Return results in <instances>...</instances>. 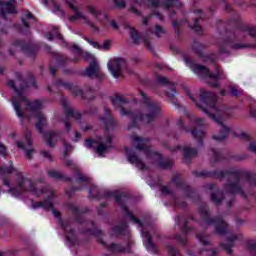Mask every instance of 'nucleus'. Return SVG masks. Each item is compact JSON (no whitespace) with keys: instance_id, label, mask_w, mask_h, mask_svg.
<instances>
[{"instance_id":"f257e3e1","label":"nucleus","mask_w":256,"mask_h":256,"mask_svg":"<svg viewBox=\"0 0 256 256\" xmlns=\"http://www.w3.org/2000/svg\"><path fill=\"white\" fill-rule=\"evenodd\" d=\"M0 155L2 157L7 156V148L0 143ZM0 176L2 179V185L6 187V192L12 197H23L24 193H31L36 197H46L44 201L34 202L32 204L33 209H45L46 211L52 210V213L56 219H58L59 225L64 229L66 239L68 243L75 245L77 243V235H75V230L73 226L79 224L82 227L80 233H87L88 235H94L99 237L103 232L97 229L93 221H83V210L79 209L75 204L68 203L67 209L71 211L72 215L76 218L73 222L71 219L63 220L61 219V212L53 209L55 205V190L50 187L38 189L35 182L27 176L23 171H20L13 167V162H10V166L1 167L0 166Z\"/></svg>"},{"instance_id":"f03ea898","label":"nucleus","mask_w":256,"mask_h":256,"mask_svg":"<svg viewBox=\"0 0 256 256\" xmlns=\"http://www.w3.org/2000/svg\"><path fill=\"white\" fill-rule=\"evenodd\" d=\"M16 80H9L8 86L14 91V96H12L11 102L16 112L17 117L20 119H28L31 121V116L27 115V111L37 119L36 129L39 133H43V128L47 125V118L45 114L41 112L43 109V100L29 101L27 99V85H31L34 89H37V83L33 76L27 81L23 78L21 73L16 74Z\"/></svg>"},{"instance_id":"7ed1b4c3","label":"nucleus","mask_w":256,"mask_h":256,"mask_svg":"<svg viewBox=\"0 0 256 256\" xmlns=\"http://www.w3.org/2000/svg\"><path fill=\"white\" fill-rule=\"evenodd\" d=\"M183 91L191 99L196 106L201 109L206 115L215 121L219 127V133L212 135L214 141H225L231 133V127L227 126L224 122L225 119H229L233 111L231 108H227L224 104L217 102V96L215 93L201 90L200 101L202 104L197 103L195 96L191 93V90L187 86H183Z\"/></svg>"},{"instance_id":"20e7f679","label":"nucleus","mask_w":256,"mask_h":256,"mask_svg":"<svg viewBox=\"0 0 256 256\" xmlns=\"http://www.w3.org/2000/svg\"><path fill=\"white\" fill-rule=\"evenodd\" d=\"M139 95L142 97L141 111L130 112L124 108L120 110L121 115H130L131 117V123L128 126L129 130L139 127L141 123L149 125L161 117V104L151 99L141 90L139 91Z\"/></svg>"},{"instance_id":"39448f33","label":"nucleus","mask_w":256,"mask_h":256,"mask_svg":"<svg viewBox=\"0 0 256 256\" xmlns=\"http://www.w3.org/2000/svg\"><path fill=\"white\" fill-rule=\"evenodd\" d=\"M245 35L256 37V26L240 25L233 34L220 43V53L227 54L230 49L255 48L256 44L245 45L241 43L245 39Z\"/></svg>"},{"instance_id":"423d86ee","label":"nucleus","mask_w":256,"mask_h":256,"mask_svg":"<svg viewBox=\"0 0 256 256\" xmlns=\"http://www.w3.org/2000/svg\"><path fill=\"white\" fill-rule=\"evenodd\" d=\"M90 197H93L94 199H102V197H105L106 199H109L111 197L115 198L116 203L121 207V209L124 211L126 217L134 223V225H138V227H143V222L139 218H136L133 212L129 211V208H127V201L129 200V197L125 192H101L97 186L91 184L90 190H89Z\"/></svg>"},{"instance_id":"0eeeda50","label":"nucleus","mask_w":256,"mask_h":256,"mask_svg":"<svg viewBox=\"0 0 256 256\" xmlns=\"http://www.w3.org/2000/svg\"><path fill=\"white\" fill-rule=\"evenodd\" d=\"M132 143L138 151H142L148 161L154 165H158L162 169H171L173 167V161L168 158H163L159 152L153 151L149 144V138H141L137 135L131 136Z\"/></svg>"},{"instance_id":"6e6552de","label":"nucleus","mask_w":256,"mask_h":256,"mask_svg":"<svg viewBox=\"0 0 256 256\" xmlns=\"http://www.w3.org/2000/svg\"><path fill=\"white\" fill-rule=\"evenodd\" d=\"M184 61L187 67L192 69L193 73H195L200 79H204L210 87H219V81H225L227 79V74L219 68V66H215V74L208 70L207 67L196 64L191 60V58H184Z\"/></svg>"},{"instance_id":"1a4fd4ad","label":"nucleus","mask_w":256,"mask_h":256,"mask_svg":"<svg viewBox=\"0 0 256 256\" xmlns=\"http://www.w3.org/2000/svg\"><path fill=\"white\" fill-rule=\"evenodd\" d=\"M199 214L202 217L204 225H213L215 227V233L217 235H225L229 231V224L225 222L221 217L210 218L209 210H207V204H202L199 207Z\"/></svg>"},{"instance_id":"9d476101","label":"nucleus","mask_w":256,"mask_h":256,"mask_svg":"<svg viewBox=\"0 0 256 256\" xmlns=\"http://www.w3.org/2000/svg\"><path fill=\"white\" fill-rule=\"evenodd\" d=\"M53 87H64V89H69L72 95L81 97V99H87L88 101H93V99H95V90L91 88V86H86L83 91L79 86H73V84L69 82L58 79L54 82Z\"/></svg>"},{"instance_id":"9b49d317","label":"nucleus","mask_w":256,"mask_h":256,"mask_svg":"<svg viewBox=\"0 0 256 256\" xmlns=\"http://www.w3.org/2000/svg\"><path fill=\"white\" fill-rule=\"evenodd\" d=\"M66 167H72L76 176L77 183L81 184L80 187H73L71 190H66L67 195L71 197V191H83V183L86 185H91V178L89 176L84 175L81 173L79 168L75 165L73 160H66L65 162Z\"/></svg>"},{"instance_id":"f8f14e48","label":"nucleus","mask_w":256,"mask_h":256,"mask_svg":"<svg viewBox=\"0 0 256 256\" xmlns=\"http://www.w3.org/2000/svg\"><path fill=\"white\" fill-rule=\"evenodd\" d=\"M107 67L113 77L116 79L119 77H123V72L131 73L129 68H127V61L124 58H116L114 60H110L107 64Z\"/></svg>"},{"instance_id":"ddd939ff","label":"nucleus","mask_w":256,"mask_h":256,"mask_svg":"<svg viewBox=\"0 0 256 256\" xmlns=\"http://www.w3.org/2000/svg\"><path fill=\"white\" fill-rule=\"evenodd\" d=\"M60 103L64 109V112L66 113V119L64 121V129L65 131L69 132L71 131V122L69 119L71 117L75 119L76 121H79L81 119V113L77 112L75 109L71 108L69 106V102L67 101V98L62 97L60 100Z\"/></svg>"},{"instance_id":"4468645a","label":"nucleus","mask_w":256,"mask_h":256,"mask_svg":"<svg viewBox=\"0 0 256 256\" xmlns=\"http://www.w3.org/2000/svg\"><path fill=\"white\" fill-rule=\"evenodd\" d=\"M67 1V5L70 7V9H72V11H74V15L69 17V21H71L72 23L77 21L78 19H83L84 23L86 25H89V27H91V29H93V31H99V28H97V26H95V23L91 22V20H89L87 18V16H85L83 14V12L79 11V8L77 7V0H66Z\"/></svg>"},{"instance_id":"2eb2a0df","label":"nucleus","mask_w":256,"mask_h":256,"mask_svg":"<svg viewBox=\"0 0 256 256\" xmlns=\"http://www.w3.org/2000/svg\"><path fill=\"white\" fill-rule=\"evenodd\" d=\"M96 142L98 143V146L96 147V153L100 157H103V155H105V153H107V151L113 147V136L106 131L104 136L97 138Z\"/></svg>"},{"instance_id":"dca6fc26","label":"nucleus","mask_w":256,"mask_h":256,"mask_svg":"<svg viewBox=\"0 0 256 256\" xmlns=\"http://www.w3.org/2000/svg\"><path fill=\"white\" fill-rule=\"evenodd\" d=\"M33 145V140L31 139V132H26L25 134V142L23 141H17L16 142V147L18 149H21L25 153L26 159L31 161L33 159V155L35 154V148L32 147Z\"/></svg>"},{"instance_id":"f3484780","label":"nucleus","mask_w":256,"mask_h":256,"mask_svg":"<svg viewBox=\"0 0 256 256\" xmlns=\"http://www.w3.org/2000/svg\"><path fill=\"white\" fill-rule=\"evenodd\" d=\"M172 183H175L176 188L183 192V197L185 199H191L193 201V199L197 197V193L191 189V186H188L187 183L183 182L180 175H174L172 177Z\"/></svg>"},{"instance_id":"a211bd4d","label":"nucleus","mask_w":256,"mask_h":256,"mask_svg":"<svg viewBox=\"0 0 256 256\" xmlns=\"http://www.w3.org/2000/svg\"><path fill=\"white\" fill-rule=\"evenodd\" d=\"M17 2L15 0H0V17L1 19H7V15L17 14L15 5Z\"/></svg>"},{"instance_id":"6ab92c4d","label":"nucleus","mask_w":256,"mask_h":256,"mask_svg":"<svg viewBox=\"0 0 256 256\" xmlns=\"http://www.w3.org/2000/svg\"><path fill=\"white\" fill-rule=\"evenodd\" d=\"M85 75L89 79H99L100 81L105 79V74L101 72V67L97 61L90 63L89 67L86 68Z\"/></svg>"},{"instance_id":"aec40b11","label":"nucleus","mask_w":256,"mask_h":256,"mask_svg":"<svg viewBox=\"0 0 256 256\" xmlns=\"http://www.w3.org/2000/svg\"><path fill=\"white\" fill-rule=\"evenodd\" d=\"M156 81L160 85H166V97H168L169 99H175V95H177V91H175V84L169 82V80L163 76H156Z\"/></svg>"},{"instance_id":"412c9836","label":"nucleus","mask_w":256,"mask_h":256,"mask_svg":"<svg viewBox=\"0 0 256 256\" xmlns=\"http://www.w3.org/2000/svg\"><path fill=\"white\" fill-rule=\"evenodd\" d=\"M126 154L128 162L131 163V165H135L138 169H141L142 171L147 170V165L143 163V160L135 153L133 150H129V148H126Z\"/></svg>"},{"instance_id":"4be33fe9","label":"nucleus","mask_w":256,"mask_h":256,"mask_svg":"<svg viewBox=\"0 0 256 256\" xmlns=\"http://www.w3.org/2000/svg\"><path fill=\"white\" fill-rule=\"evenodd\" d=\"M152 7H163L164 9H171V7H181L179 0H148Z\"/></svg>"},{"instance_id":"5701e85b","label":"nucleus","mask_w":256,"mask_h":256,"mask_svg":"<svg viewBox=\"0 0 256 256\" xmlns=\"http://www.w3.org/2000/svg\"><path fill=\"white\" fill-rule=\"evenodd\" d=\"M101 245H104V247H106V249H108V251H110V253H130L131 251V246L130 244H127V246H122L120 244H107L105 243L102 239L99 240Z\"/></svg>"},{"instance_id":"b1692460","label":"nucleus","mask_w":256,"mask_h":256,"mask_svg":"<svg viewBox=\"0 0 256 256\" xmlns=\"http://www.w3.org/2000/svg\"><path fill=\"white\" fill-rule=\"evenodd\" d=\"M88 13L92 15V17H95L97 21H100V23H107L109 22V15L107 13L101 11V9L95 8L94 6L88 5L86 7Z\"/></svg>"},{"instance_id":"393cba45","label":"nucleus","mask_w":256,"mask_h":256,"mask_svg":"<svg viewBox=\"0 0 256 256\" xmlns=\"http://www.w3.org/2000/svg\"><path fill=\"white\" fill-rule=\"evenodd\" d=\"M243 239V234H230L225 244H221V247L226 250L228 255H231L233 253V250L231 248L235 247V241H241Z\"/></svg>"},{"instance_id":"a878e982","label":"nucleus","mask_w":256,"mask_h":256,"mask_svg":"<svg viewBox=\"0 0 256 256\" xmlns=\"http://www.w3.org/2000/svg\"><path fill=\"white\" fill-rule=\"evenodd\" d=\"M142 237L144 238V245L150 253H157V246L153 243V236L151 235V232L145 230V228H142Z\"/></svg>"},{"instance_id":"bb28decb","label":"nucleus","mask_w":256,"mask_h":256,"mask_svg":"<svg viewBox=\"0 0 256 256\" xmlns=\"http://www.w3.org/2000/svg\"><path fill=\"white\" fill-rule=\"evenodd\" d=\"M171 151H183L184 159L186 162L191 161L193 157H197V149L192 148L190 146H177L174 148H171Z\"/></svg>"},{"instance_id":"cd10ccee","label":"nucleus","mask_w":256,"mask_h":256,"mask_svg":"<svg viewBox=\"0 0 256 256\" xmlns=\"http://www.w3.org/2000/svg\"><path fill=\"white\" fill-rule=\"evenodd\" d=\"M46 143L48 147H55V143L57 141H61L63 139V133L55 132V131H48L44 134Z\"/></svg>"},{"instance_id":"c85d7f7f","label":"nucleus","mask_w":256,"mask_h":256,"mask_svg":"<svg viewBox=\"0 0 256 256\" xmlns=\"http://www.w3.org/2000/svg\"><path fill=\"white\" fill-rule=\"evenodd\" d=\"M161 193L162 195H171L172 203L176 207H182V209H184V207H187V203L181 200V198H177V196L171 191V188H169V186H163L161 188Z\"/></svg>"},{"instance_id":"c756f323","label":"nucleus","mask_w":256,"mask_h":256,"mask_svg":"<svg viewBox=\"0 0 256 256\" xmlns=\"http://www.w3.org/2000/svg\"><path fill=\"white\" fill-rule=\"evenodd\" d=\"M189 220H193V216H189L188 218L185 216H177L175 218L176 221V225H179L182 233H189V231H191V228H189V226H187V224L189 223Z\"/></svg>"},{"instance_id":"7c9ffc66","label":"nucleus","mask_w":256,"mask_h":256,"mask_svg":"<svg viewBox=\"0 0 256 256\" xmlns=\"http://www.w3.org/2000/svg\"><path fill=\"white\" fill-rule=\"evenodd\" d=\"M71 50L76 55L83 57V59H85V61H91V63H93V61H96L95 56H93V54H91L89 52H84L79 46H77V44H73L71 46Z\"/></svg>"},{"instance_id":"2f4dec72","label":"nucleus","mask_w":256,"mask_h":256,"mask_svg":"<svg viewBox=\"0 0 256 256\" xmlns=\"http://www.w3.org/2000/svg\"><path fill=\"white\" fill-rule=\"evenodd\" d=\"M102 123L105 125L106 129H111L115 127L117 121L113 116H111V110L106 109L104 117L101 118Z\"/></svg>"},{"instance_id":"473e14b6","label":"nucleus","mask_w":256,"mask_h":256,"mask_svg":"<svg viewBox=\"0 0 256 256\" xmlns=\"http://www.w3.org/2000/svg\"><path fill=\"white\" fill-rule=\"evenodd\" d=\"M14 46L15 47H21L23 51H25L26 55L28 57H35L37 55V49L33 48V46H27L23 43L21 40H16L14 41Z\"/></svg>"},{"instance_id":"72a5a7b5","label":"nucleus","mask_w":256,"mask_h":256,"mask_svg":"<svg viewBox=\"0 0 256 256\" xmlns=\"http://www.w3.org/2000/svg\"><path fill=\"white\" fill-rule=\"evenodd\" d=\"M201 13H202L201 10L194 11V15H196V17L193 20V25H191V29H193V31H195L198 34H201L203 32V27L199 25V21L203 19V17L201 16Z\"/></svg>"},{"instance_id":"f704fd0d","label":"nucleus","mask_w":256,"mask_h":256,"mask_svg":"<svg viewBox=\"0 0 256 256\" xmlns=\"http://www.w3.org/2000/svg\"><path fill=\"white\" fill-rule=\"evenodd\" d=\"M111 102L116 108H121L123 105H126V103H129V99H126L123 95H116L111 98Z\"/></svg>"},{"instance_id":"c9c22d12","label":"nucleus","mask_w":256,"mask_h":256,"mask_svg":"<svg viewBox=\"0 0 256 256\" xmlns=\"http://www.w3.org/2000/svg\"><path fill=\"white\" fill-rule=\"evenodd\" d=\"M48 177L51 179H56L57 181H71V178L63 175V173L59 172L58 170H48Z\"/></svg>"},{"instance_id":"e433bc0d","label":"nucleus","mask_w":256,"mask_h":256,"mask_svg":"<svg viewBox=\"0 0 256 256\" xmlns=\"http://www.w3.org/2000/svg\"><path fill=\"white\" fill-rule=\"evenodd\" d=\"M211 159L212 166L215 167V163H219L223 156H221V151L219 149L212 148L209 153Z\"/></svg>"},{"instance_id":"4c0bfd02","label":"nucleus","mask_w":256,"mask_h":256,"mask_svg":"<svg viewBox=\"0 0 256 256\" xmlns=\"http://www.w3.org/2000/svg\"><path fill=\"white\" fill-rule=\"evenodd\" d=\"M27 20L32 22L35 21V17L31 12H26L24 18H22V25L25 29L21 30L22 33H27V31H29V22H27Z\"/></svg>"},{"instance_id":"58836bf2","label":"nucleus","mask_w":256,"mask_h":256,"mask_svg":"<svg viewBox=\"0 0 256 256\" xmlns=\"http://www.w3.org/2000/svg\"><path fill=\"white\" fill-rule=\"evenodd\" d=\"M191 135L196 139L198 145H203V139H205V132L203 130L194 128L191 130Z\"/></svg>"},{"instance_id":"ea45409f","label":"nucleus","mask_w":256,"mask_h":256,"mask_svg":"<svg viewBox=\"0 0 256 256\" xmlns=\"http://www.w3.org/2000/svg\"><path fill=\"white\" fill-rule=\"evenodd\" d=\"M126 29H130V36H131V39L133 40V43L135 45H139V43L141 41L139 32H137V30H135V28L131 27L129 24H126Z\"/></svg>"},{"instance_id":"a19ab883","label":"nucleus","mask_w":256,"mask_h":256,"mask_svg":"<svg viewBox=\"0 0 256 256\" xmlns=\"http://www.w3.org/2000/svg\"><path fill=\"white\" fill-rule=\"evenodd\" d=\"M198 241L204 245V247H211V238H209V235H206L205 233H198L197 234Z\"/></svg>"},{"instance_id":"79ce46f5","label":"nucleus","mask_w":256,"mask_h":256,"mask_svg":"<svg viewBox=\"0 0 256 256\" xmlns=\"http://www.w3.org/2000/svg\"><path fill=\"white\" fill-rule=\"evenodd\" d=\"M127 231V223L123 222L121 225L112 228V235H124Z\"/></svg>"},{"instance_id":"37998d69","label":"nucleus","mask_w":256,"mask_h":256,"mask_svg":"<svg viewBox=\"0 0 256 256\" xmlns=\"http://www.w3.org/2000/svg\"><path fill=\"white\" fill-rule=\"evenodd\" d=\"M153 15L155 17H157V19H159V21H163V14L154 10L150 15L142 18L143 25H148V23H149V21H151V17H153Z\"/></svg>"},{"instance_id":"c03bdc74","label":"nucleus","mask_w":256,"mask_h":256,"mask_svg":"<svg viewBox=\"0 0 256 256\" xmlns=\"http://www.w3.org/2000/svg\"><path fill=\"white\" fill-rule=\"evenodd\" d=\"M45 37L48 41H53V39H63L61 34H59V30L55 27H53L52 32H48Z\"/></svg>"},{"instance_id":"a18cd8bd","label":"nucleus","mask_w":256,"mask_h":256,"mask_svg":"<svg viewBox=\"0 0 256 256\" xmlns=\"http://www.w3.org/2000/svg\"><path fill=\"white\" fill-rule=\"evenodd\" d=\"M199 255H202V256H218L219 251L217 249L204 248L199 252Z\"/></svg>"},{"instance_id":"49530a36","label":"nucleus","mask_w":256,"mask_h":256,"mask_svg":"<svg viewBox=\"0 0 256 256\" xmlns=\"http://www.w3.org/2000/svg\"><path fill=\"white\" fill-rule=\"evenodd\" d=\"M211 199H212L213 203H215L216 205H219V204H221V201H223V199H225V197L222 192H215V193H212Z\"/></svg>"},{"instance_id":"de8ad7c7","label":"nucleus","mask_w":256,"mask_h":256,"mask_svg":"<svg viewBox=\"0 0 256 256\" xmlns=\"http://www.w3.org/2000/svg\"><path fill=\"white\" fill-rule=\"evenodd\" d=\"M192 49L197 53V55H202V51L205 49V45L199 43L198 41H194L192 43Z\"/></svg>"},{"instance_id":"09e8293b","label":"nucleus","mask_w":256,"mask_h":256,"mask_svg":"<svg viewBox=\"0 0 256 256\" xmlns=\"http://www.w3.org/2000/svg\"><path fill=\"white\" fill-rule=\"evenodd\" d=\"M56 62H57V65H67V63H69V58L65 55L57 54Z\"/></svg>"},{"instance_id":"8fccbe9b","label":"nucleus","mask_w":256,"mask_h":256,"mask_svg":"<svg viewBox=\"0 0 256 256\" xmlns=\"http://www.w3.org/2000/svg\"><path fill=\"white\" fill-rule=\"evenodd\" d=\"M154 33L156 37H163V35H165V30L160 25H156Z\"/></svg>"},{"instance_id":"3c124183","label":"nucleus","mask_w":256,"mask_h":256,"mask_svg":"<svg viewBox=\"0 0 256 256\" xmlns=\"http://www.w3.org/2000/svg\"><path fill=\"white\" fill-rule=\"evenodd\" d=\"M194 123L196 127H205V125H207V122L202 118H195Z\"/></svg>"},{"instance_id":"603ef678","label":"nucleus","mask_w":256,"mask_h":256,"mask_svg":"<svg viewBox=\"0 0 256 256\" xmlns=\"http://www.w3.org/2000/svg\"><path fill=\"white\" fill-rule=\"evenodd\" d=\"M230 95L238 97V95H241V90L237 89L235 86H230Z\"/></svg>"},{"instance_id":"864d4df0","label":"nucleus","mask_w":256,"mask_h":256,"mask_svg":"<svg viewBox=\"0 0 256 256\" xmlns=\"http://www.w3.org/2000/svg\"><path fill=\"white\" fill-rule=\"evenodd\" d=\"M113 3L117 9H125V0H113Z\"/></svg>"},{"instance_id":"5fc2aeb1","label":"nucleus","mask_w":256,"mask_h":256,"mask_svg":"<svg viewBox=\"0 0 256 256\" xmlns=\"http://www.w3.org/2000/svg\"><path fill=\"white\" fill-rule=\"evenodd\" d=\"M63 145H64V157H67L69 155V151H71L72 147L71 144L67 143V141L63 140Z\"/></svg>"},{"instance_id":"6e6d98bb","label":"nucleus","mask_w":256,"mask_h":256,"mask_svg":"<svg viewBox=\"0 0 256 256\" xmlns=\"http://www.w3.org/2000/svg\"><path fill=\"white\" fill-rule=\"evenodd\" d=\"M176 241L179 245H187V238L182 237L181 235H176Z\"/></svg>"},{"instance_id":"4d7b16f0","label":"nucleus","mask_w":256,"mask_h":256,"mask_svg":"<svg viewBox=\"0 0 256 256\" xmlns=\"http://www.w3.org/2000/svg\"><path fill=\"white\" fill-rule=\"evenodd\" d=\"M41 155L44 157V159H47L48 161H53V155H51V152L49 151H42Z\"/></svg>"},{"instance_id":"13d9d810","label":"nucleus","mask_w":256,"mask_h":256,"mask_svg":"<svg viewBox=\"0 0 256 256\" xmlns=\"http://www.w3.org/2000/svg\"><path fill=\"white\" fill-rule=\"evenodd\" d=\"M86 41L92 45V47H94V49H100L101 50V45L98 44L97 42L93 41V40H89V39H86Z\"/></svg>"},{"instance_id":"bf43d9fd","label":"nucleus","mask_w":256,"mask_h":256,"mask_svg":"<svg viewBox=\"0 0 256 256\" xmlns=\"http://www.w3.org/2000/svg\"><path fill=\"white\" fill-rule=\"evenodd\" d=\"M95 142L92 140V139H87L85 140L84 142V146L87 148V149H91V147H93V144Z\"/></svg>"},{"instance_id":"052dcab7","label":"nucleus","mask_w":256,"mask_h":256,"mask_svg":"<svg viewBox=\"0 0 256 256\" xmlns=\"http://www.w3.org/2000/svg\"><path fill=\"white\" fill-rule=\"evenodd\" d=\"M111 47V41L106 40L104 41L103 45H101V50L107 51Z\"/></svg>"},{"instance_id":"680f3d73","label":"nucleus","mask_w":256,"mask_h":256,"mask_svg":"<svg viewBox=\"0 0 256 256\" xmlns=\"http://www.w3.org/2000/svg\"><path fill=\"white\" fill-rule=\"evenodd\" d=\"M250 253L252 256H256V243H252L249 245Z\"/></svg>"},{"instance_id":"e2e57ef3","label":"nucleus","mask_w":256,"mask_h":256,"mask_svg":"<svg viewBox=\"0 0 256 256\" xmlns=\"http://www.w3.org/2000/svg\"><path fill=\"white\" fill-rule=\"evenodd\" d=\"M110 26L112 27V29H114V31H119V24H117L115 20L110 21Z\"/></svg>"},{"instance_id":"0e129e2a","label":"nucleus","mask_w":256,"mask_h":256,"mask_svg":"<svg viewBox=\"0 0 256 256\" xmlns=\"http://www.w3.org/2000/svg\"><path fill=\"white\" fill-rule=\"evenodd\" d=\"M177 125L180 127V129L182 131H189V129L185 128V126H183V120L179 119L177 122Z\"/></svg>"},{"instance_id":"69168bd1","label":"nucleus","mask_w":256,"mask_h":256,"mask_svg":"<svg viewBox=\"0 0 256 256\" xmlns=\"http://www.w3.org/2000/svg\"><path fill=\"white\" fill-rule=\"evenodd\" d=\"M144 44L146 45V47H148V49L150 51H153V46H151V43L149 42V39L144 38Z\"/></svg>"},{"instance_id":"338daca9","label":"nucleus","mask_w":256,"mask_h":256,"mask_svg":"<svg viewBox=\"0 0 256 256\" xmlns=\"http://www.w3.org/2000/svg\"><path fill=\"white\" fill-rule=\"evenodd\" d=\"M57 11H59L61 15H65V12L61 10V7L59 5L54 6V12H57Z\"/></svg>"},{"instance_id":"774afa93","label":"nucleus","mask_w":256,"mask_h":256,"mask_svg":"<svg viewBox=\"0 0 256 256\" xmlns=\"http://www.w3.org/2000/svg\"><path fill=\"white\" fill-rule=\"evenodd\" d=\"M216 185L214 183H210L206 186V189H209V191H213L215 189Z\"/></svg>"}]
</instances>
